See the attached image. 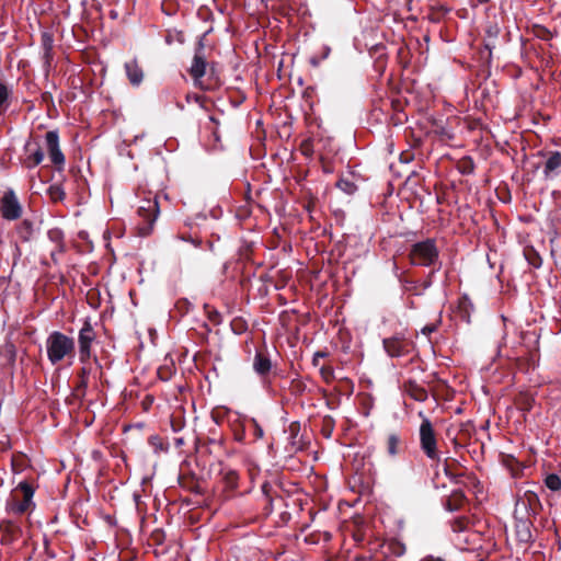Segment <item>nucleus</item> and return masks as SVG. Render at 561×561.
Here are the masks:
<instances>
[{"mask_svg":"<svg viewBox=\"0 0 561 561\" xmlns=\"http://www.w3.org/2000/svg\"><path fill=\"white\" fill-rule=\"evenodd\" d=\"M46 144L48 147L49 157L51 161L57 165L64 164L65 157L61 150L59 149V138L56 131H48L46 134Z\"/></svg>","mask_w":561,"mask_h":561,"instance_id":"6","label":"nucleus"},{"mask_svg":"<svg viewBox=\"0 0 561 561\" xmlns=\"http://www.w3.org/2000/svg\"><path fill=\"white\" fill-rule=\"evenodd\" d=\"M138 214L140 217H142L146 221H148L149 227L147 230H150L152 224L157 220L159 215V207L158 203L152 199H146L144 204L139 207ZM147 231L146 233H148Z\"/></svg>","mask_w":561,"mask_h":561,"instance_id":"7","label":"nucleus"},{"mask_svg":"<svg viewBox=\"0 0 561 561\" xmlns=\"http://www.w3.org/2000/svg\"><path fill=\"white\" fill-rule=\"evenodd\" d=\"M423 561H445V560H443L439 557L428 556V557L424 558Z\"/></svg>","mask_w":561,"mask_h":561,"instance_id":"19","label":"nucleus"},{"mask_svg":"<svg viewBox=\"0 0 561 561\" xmlns=\"http://www.w3.org/2000/svg\"><path fill=\"white\" fill-rule=\"evenodd\" d=\"M253 369L261 377H265L272 369V363L270 358L261 353H256L253 359Z\"/></svg>","mask_w":561,"mask_h":561,"instance_id":"9","label":"nucleus"},{"mask_svg":"<svg viewBox=\"0 0 561 561\" xmlns=\"http://www.w3.org/2000/svg\"><path fill=\"white\" fill-rule=\"evenodd\" d=\"M420 444L422 450L432 460H438L437 442L433 425L427 417H423L420 426Z\"/></svg>","mask_w":561,"mask_h":561,"instance_id":"2","label":"nucleus"},{"mask_svg":"<svg viewBox=\"0 0 561 561\" xmlns=\"http://www.w3.org/2000/svg\"><path fill=\"white\" fill-rule=\"evenodd\" d=\"M345 190H347V192H351V190H348V187L351 188V185L348 184V182H345Z\"/></svg>","mask_w":561,"mask_h":561,"instance_id":"21","label":"nucleus"},{"mask_svg":"<svg viewBox=\"0 0 561 561\" xmlns=\"http://www.w3.org/2000/svg\"><path fill=\"white\" fill-rule=\"evenodd\" d=\"M0 210L3 218L8 220H15L22 215V206L12 190L3 193L0 201Z\"/></svg>","mask_w":561,"mask_h":561,"instance_id":"4","label":"nucleus"},{"mask_svg":"<svg viewBox=\"0 0 561 561\" xmlns=\"http://www.w3.org/2000/svg\"><path fill=\"white\" fill-rule=\"evenodd\" d=\"M423 331L427 332V333H431L433 331V329L432 328H424Z\"/></svg>","mask_w":561,"mask_h":561,"instance_id":"20","label":"nucleus"},{"mask_svg":"<svg viewBox=\"0 0 561 561\" xmlns=\"http://www.w3.org/2000/svg\"><path fill=\"white\" fill-rule=\"evenodd\" d=\"M383 347L392 357L401 356L405 352V345L399 337L385 339Z\"/></svg>","mask_w":561,"mask_h":561,"instance_id":"8","label":"nucleus"},{"mask_svg":"<svg viewBox=\"0 0 561 561\" xmlns=\"http://www.w3.org/2000/svg\"><path fill=\"white\" fill-rule=\"evenodd\" d=\"M206 72V60L199 55L195 54L193 58V62L190 68V73L194 78L195 81L202 79Z\"/></svg>","mask_w":561,"mask_h":561,"instance_id":"10","label":"nucleus"},{"mask_svg":"<svg viewBox=\"0 0 561 561\" xmlns=\"http://www.w3.org/2000/svg\"><path fill=\"white\" fill-rule=\"evenodd\" d=\"M317 356H318V358H321V357H323V354L319 353V354H317Z\"/></svg>","mask_w":561,"mask_h":561,"instance_id":"24","label":"nucleus"},{"mask_svg":"<svg viewBox=\"0 0 561 561\" xmlns=\"http://www.w3.org/2000/svg\"><path fill=\"white\" fill-rule=\"evenodd\" d=\"M31 505V502L30 501H25V499H23L22 502L20 503H16L13 505V511L15 513H19V514H22L24 513Z\"/></svg>","mask_w":561,"mask_h":561,"instance_id":"17","label":"nucleus"},{"mask_svg":"<svg viewBox=\"0 0 561 561\" xmlns=\"http://www.w3.org/2000/svg\"><path fill=\"white\" fill-rule=\"evenodd\" d=\"M8 95H9V93H8L7 87L4 84L0 83V107L7 101Z\"/></svg>","mask_w":561,"mask_h":561,"instance_id":"18","label":"nucleus"},{"mask_svg":"<svg viewBox=\"0 0 561 561\" xmlns=\"http://www.w3.org/2000/svg\"><path fill=\"white\" fill-rule=\"evenodd\" d=\"M400 438L396 434H390L387 439V451L394 457L399 453Z\"/></svg>","mask_w":561,"mask_h":561,"instance_id":"13","label":"nucleus"},{"mask_svg":"<svg viewBox=\"0 0 561 561\" xmlns=\"http://www.w3.org/2000/svg\"><path fill=\"white\" fill-rule=\"evenodd\" d=\"M345 190H347V192H351V190H348V187L351 188V185L348 184V182H345Z\"/></svg>","mask_w":561,"mask_h":561,"instance_id":"22","label":"nucleus"},{"mask_svg":"<svg viewBox=\"0 0 561 561\" xmlns=\"http://www.w3.org/2000/svg\"><path fill=\"white\" fill-rule=\"evenodd\" d=\"M126 73L129 79V81L137 85L142 81V70L138 67V65L135 61L127 62L125 65Z\"/></svg>","mask_w":561,"mask_h":561,"instance_id":"11","label":"nucleus"},{"mask_svg":"<svg viewBox=\"0 0 561 561\" xmlns=\"http://www.w3.org/2000/svg\"><path fill=\"white\" fill-rule=\"evenodd\" d=\"M95 339V333L93 331L90 322L85 321L83 327L79 332V350H80V358L81 360H85L90 357L91 354V344Z\"/></svg>","mask_w":561,"mask_h":561,"instance_id":"5","label":"nucleus"},{"mask_svg":"<svg viewBox=\"0 0 561 561\" xmlns=\"http://www.w3.org/2000/svg\"><path fill=\"white\" fill-rule=\"evenodd\" d=\"M44 159V152L41 148H37L34 152H32L26 159V167L34 168L38 165Z\"/></svg>","mask_w":561,"mask_h":561,"instance_id":"14","label":"nucleus"},{"mask_svg":"<svg viewBox=\"0 0 561 561\" xmlns=\"http://www.w3.org/2000/svg\"><path fill=\"white\" fill-rule=\"evenodd\" d=\"M438 252L432 240L419 242L411 250V260L413 264L431 265L437 259Z\"/></svg>","mask_w":561,"mask_h":561,"instance_id":"3","label":"nucleus"},{"mask_svg":"<svg viewBox=\"0 0 561 561\" xmlns=\"http://www.w3.org/2000/svg\"><path fill=\"white\" fill-rule=\"evenodd\" d=\"M317 356H318V358H321V357H323V354L319 353V354H317Z\"/></svg>","mask_w":561,"mask_h":561,"instance_id":"25","label":"nucleus"},{"mask_svg":"<svg viewBox=\"0 0 561 561\" xmlns=\"http://www.w3.org/2000/svg\"><path fill=\"white\" fill-rule=\"evenodd\" d=\"M46 351L51 364H57L75 352V342L61 332L50 333L46 340Z\"/></svg>","mask_w":561,"mask_h":561,"instance_id":"1","label":"nucleus"},{"mask_svg":"<svg viewBox=\"0 0 561 561\" xmlns=\"http://www.w3.org/2000/svg\"><path fill=\"white\" fill-rule=\"evenodd\" d=\"M329 53H330V49L327 48V50H324V58L329 55Z\"/></svg>","mask_w":561,"mask_h":561,"instance_id":"23","label":"nucleus"},{"mask_svg":"<svg viewBox=\"0 0 561 561\" xmlns=\"http://www.w3.org/2000/svg\"><path fill=\"white\" fill-rule=\"evenodd\" d=\"M546 486L551 491H560L561 490V479L559 476L551 473L548 474L545 479Z\"/></svg>","mask_w":561,"mask_h":561,"instance_id":"15","label":"nucleus"},{"mask_svg":"<svg viewBox=\"0 0 561 561\" xmlns=\"http://www.w3.org/2000/svg\"><path fill=\"white\" fill-rule=\"evenodd\" d=\"M18 488L22 491L23 499H25V501L32 502V497L34 494L32 486L27 482H20Z\"/></svg>","mask_w":561,"mask_h":561,"instance_id":"16","label":"nucleus"},{"mask_svg":"<svg viewBox=\"0 0 561 561\" xmlns=\"http://www.w3.org/2000/svg\"><path fill=\"white\" fill-rule=\"evenodd\" d=\"M561 167V154L560 152H553L546 161L543 173L546 178L553 174L556 170Z\"/></svg>","mask_w":561,"mask_h":561,"instance_id":"12","label":"nucleus"}]
</instances>
